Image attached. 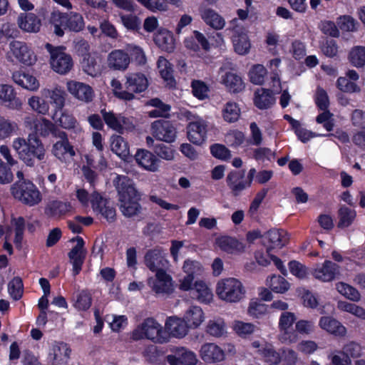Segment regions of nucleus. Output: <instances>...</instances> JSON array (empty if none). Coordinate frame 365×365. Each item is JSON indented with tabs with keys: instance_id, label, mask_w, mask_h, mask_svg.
Returning <instances> with one entry per match:
<instances>
[{
	"instance_id": "f257e3e1",
	"label": "nucleus",
	"mask_w": 365,
	"mask_h": 365,
	"mask_svg": "<svg viewBox=\"0 0 365 365\" xmlns=\"http://www.w3.org/2000/svg\"><path fill=\"white\" fill-rule=\"evenodd\" d=\"M13 148L19 158L27 166L34 167L36 160L43 161L46 158V150L40 138L35 133H30L27 139L16 138L12 143Z\"/></svg>"
},
{
	"instance_id": "f03ea898",
	"label": "nucleus",
	"mask_w": 365,
	"mask_h": 365,
	"mask_svg": "<svg viewBox=\"0 0 365 365\" xmlns=\"http://www.w3.org/2000/svg\"><path fill=\"white\" fill-rule=\"evenodd\" d=\"M115 182L119 195L120 208L122 213L128 217L140 213L142 207L138 202L140 196L132 180L127 176H118Z\"/></svg>"
},
{
	"instance_id": "7ed1b4c3",
	"label": "nucleus",
	"mask_w": 365,
	"mask_h": 365,
	"mask_svg": "<svg viewBox=\"0 0 365 365\" xmlns=\"http://www.w3.org/2000/svg\"><path fill=\"white\" fill-rule=\"evenodd\" d=\"M11 190L13 196L26 205L34 206L41 201L39 190L29 180H19L11 186Z\"/></svg>"
},
{
	"instance_id": "20e7f679",
	"label": "nucleus",
	"mask_w": 365,
	"mask_h": 365,
	"mask_svg": "<svg viewBox=\"0 0 365 365\" xmlns=\"http://www.w3.org/2000/svg\"><path fill=\"white\" fill-rule=\"evenodd\" d=\"M216 292L218 297L224 301L237 302L244 297L245 291L241 282L238 279L227 278L217 283Z\"/></svg>"
},
{
	"instance_id": "39448f33",
	"label": "nucleus",
	"mask_w": 365,
	"mask_h": 365,
	"mask_svg": "<svg viewBox=\"0 0 365 365\" xmlns=\"http://www.w3.org/2000/svg\"><path fill=\"white\" fill-rule=\"evenodd\" d=\"M46 48L51 54V65L56 72L66 74L73 67V61L70 55L63 51V47H53L50 43L46 44Z\"/></svg>"
},
{
	"instance_id": "423d86ee",
	"label": "nucleus",
	"mask_w": 365,
	"mask_h": 365,
	"mask_svg": "<svg viewBox=\"0 0 365 365\" xmlns=\"http://www.w3.org/2000/svg\"><path fill=\"white\" fill-rule=\"evenodd\" d=\"M144 337L155 344L160 341L159 324L152 317L145 319L132 333L133 340H140Z\"/></svg>"
},
{
	"instance_id": "0eeeda50",
	"label": "nucleus",
	"mask_w": 365,
	"mask_h": 365,
	"mask_svg": "<svg viewBox=\"0 0 365 365\" xmlns=\"http://www.w3.org/2000/svg\"><path fill=\"white\" fill-rule=\"evenodd\" d=\"M9 48L11 53L19 63L25 66H32L36 63L37 60L36 54L25 42L12 41L9 43Z\"/></svg>"
},
{
	"instance_id": "6e6552de",
	"label": "nucleus",
	"mask_w": 365,
	"mask_h": 365,
	"mask_svg": "<svg viewBox=\"0 0 365 365\" xmlns=\"http://www.w3.org/2000/svg\"><path fill=\"white\" fill-rule=\"evenodd\" d=\"M339 266L335 262L326 259L322 264H317L311 273L315 279L324 282H329L334 280L339 274Z\"/></svg>"
},
{
	"instance_id": "1a4fd4ad",
	"label": "nucleus",
	"mask_w": 365,
	"mask_h": 365,
	"mask_svg": "<svg viewBox=\"0 0 365 365\" xmlns=\"http://www.w3.org/2000/svg\"><path fill=\"white\" fill-rule=\"evenodd\" d=\"M186 129L187 138L192 143L200 145L206 140L207 124L203 119L199 118L190 122Z\"/></svg>"
},
{
	"instance_id": "9d476101",
	"label": "nucleus",
	"mask_w": 365,
	"mask_h": 365,
	"mask_svg": "<svg viewBox=\"0 0 365 365\" xmlns=\"http://www.w3.org/2000/svg\"><path fill=\"white\" fill-rule=\"evenodd\" d=\"M287 231L282 229H271L264 235V245L267 248V253L275 249H281L288 242Z\"/></svg>"
},
{
	"instance_id": "9b49d317",
	"label": "nucleus",
	"mask_w": 365,
	"mask_h": 365,
	"mask_svg": "<svg viewBox=\"0 0 365 365\" xmlns=\"http://www.w3.org/2000/svg\"><path fill=\"white\" fill-rule=\"evenodd\" d=\"M71 241L77 242L68 254L70 262L73 265V274L76 275L81 270L87 252L84 248V241L82 237L77 236L72 238Z\"/></svg>"
},
{
	"instance_id": "f8f14e48",
	"label": "nucleus",
	"mask_w": 365,
	"mask_h": 365,
	"mask_svg": "<svg viewBox=\"0 0 365 365\" xmlns=\"http://www.w3.org/2000/svg\"><path fill=\"white\" fill-rule=\"evenodd\" d=\"M232 32V41L235 52L240 55L247 54L251 47L247 31L240 24H234Z\"/></svg>"
},
{
	"instance_id": "ddd939ff",
	"label": "nucleus",
	"mask_w": 365,
	"mask_h": 365,
	"mask_svg": "<svg viewBox=\"0 0 365 365\" xmlns=\"http://www.w3.org/2000/svg\"><path fill=\"white\" fill-rule=\"evenodd\" d=\"M226 183L234 197H238L250 187V183H246L245 170H231L227 175Z\"/></svg>"
},
{
	"instance_id": "4468645a",
	"label": "nucleus",
	"mask_w": 365,
	"mask_h": 365,
	"mask_svg": "<svg viewBox=\"0 0 365 365\" xmlns=\"http://www.w3.org/2000/svg\"><path fill=\"white\" fill-rule=\"evenodd\" d=\"M71 352V350L66 344L56 343L48 354V363L51 365H67Z\"/></svg>"
},
{
	"instance_id": "2eb2a0df",
	"label": "nucleus",
	"mask_w": 365,
	"mask_h": 365,
	"mask_svg": "<svg viewBox=\"0 0 365 365\" xmlns=\"http://www.w3.org/2000/svg\"><path fill=\"white\" fill-rule=\"evenodd\" d=\"M200 354L205 363H217L225 358V353L219 346L214 343H206L202 345Z\"/></svg>"
},
{
	"instance_id": "dca6fc26",
	"label": "nucleus",
	"mask_w": 365,
	"mask_h": 365,
	"mask_svg": "<svg viewBox=\"0 0 365 365\" xmlns=\"http://www.w3.org/2000/svg\"><path fill=\"white\" fill-rule=\"evenodd\" d=\"M0 101L12 110H20L22 106V101L16 96L14 88L8 84H0Z\"/></svg>"
},
{
	"instance_id": "f3484780",
	"label": "nucleus",
	"mask_w": 365,
	"mask_h": 365,
	"mask_svg": "<svg viewBox=\"0 0 365 365\" xmlns=\"http://www.w3.org/2000/svg\"><path fill=\"white\" fill-rule=\"evenodd\" d=\"M130 62L128 53L120 49L112 51L107 57L108 67L114 71H125Z\"/></svg>"
},
{
	"instance_id": "a211bd4d",
	"label": "nucleus",
	"mask_w": 365,
	"mask_h": 365,
	"mask_svg": "<svg viewBox=\"0 0 365 365\" xmlns=\"http://www.w3.org/2000/svg\"><path fill=\"white\" fill-rule=\"evenodd\" d=\"M67 89L77 99L86 103L93 101V88L83 83L69 81L67 83Z\"/></svg>"
},
{
	"instance_id": "6ab92c4d",
	"label": "nucleus",
	"mask_w": 365,
	"mask_h": 365,
	"mask_svg": "<svg viewBox=\"0 0 365 365\" xmlns=\"http://www.w3.org/2000/svg\"><path fill=\"white\" fill-rule=\"evenodd\" d=\"M184 45L187 50L194 53L200 51V45L205 51H209L210 49V42L204 34L198 31H194L193 36L185 38Z\"/></svg>"
},
{
	"instance_id": "aec40b11",
	"label": "nucleus",
	"mask_w": 365,
	"mask_h": 365,
	"mask_svg": "<svg viewBox=\"0 0 365 365\" xmlns=\"http://www.w3.org/2000/svg\"><path fill=\"white\" fill-rule=\"evenodd\" d=\"M319 327L335 336H344L346 329L342 324L332 317H322L319 322Z\"/></svg>"
},
{
	"instance_id": "412c9836",
	"label": "nucleus",
	"mask_w": 365,
	"mask_h": 365,
	"mask_svg": "<svg viewBox=\"0 0 365 365\" xmlns=\"http://www.w3.org/2000/svg\"><path fill=\"white\" fill-rule=\"evenodd\" d=\"M216 244L220 249L229 254H237L244 251L245 246L235 237L221 236L216 239Z\"/></svg>"
},
{
	"instance_id": "4be33fe9",
	"label": "nucleus",
	"mask_w": 365,
	"mask_h": 365,
	"mask_svg": "<svg viewBox=\"0 0 365 365\" xmlns=\"http://www.w3.org/2000/svg\"><path fill=\"white\" fill-rule=\"evenodd\" d=\"M254 96V104L259 109H267L275 103L273 91L271 89L258 88L255 91Z\"/></svg>"
},
{
	"instance_id": "5701e85b",
	"label": "nucleus",
	"mask_w": 365,
	"mask_h": 365,
	"mask_svg": "<svg viewBox=\"0 0 365 365\" xmlns=\"http://www.w3.org/2000/svg\"><path fill=\"white\" fill-rule=\"evenodd\" d=\"M190 295L192 299L205 304H209L213 297L211 289L202 280L195 281Z\"/></svg>"
},
{
	"instance_id": "b1692460",
	"label": "nucleus",
	"mask_w": 365,
	"mask_h": 365,
	"mask_svg": "<svg viewBox=\"0 0 365 365\" xmlns=\"http://www.w3.org/2000/svg\"><path fill=\"white\" fill-rule=\"evenodd\" d=\"M190 295L192 299L205 304H209L213 297L211 289L202 280L195 281Z\"/></svg>"
},
{
	"instance_id": "393cba45",
	"label": "nucleus",
	"mask_w": 365,
	"mask_h": 365,
	"mask_svg": "<svg viewBox=\"0 0 365 365\" xmlns=\"http://www.w3.org/2000/svg\"><path fill=\"white\" fill-rule=\"evenodd\" d=\"M71 210L70 202L52 200L46 205L44 212L48 217L60 218L70 212Z\"/></svg>"
},
{
	"instance_id": "a878e982",
	"label": "nucleus",
	"mask_w": 365,
	"mask_h": 365,
	"mask_svg": "<svg viewBox=\"0 0 365 365\" xmlns=\"http://www.w3.org/2000/svg\"><path fill=\"white\" fill-rule=\"evenodd\" d=\"M126 89L135 93H141L148 86V81L143 73H130L126 76Z\"/></svg>"
},
{
	"instance_id": "bb28decb",
	"label": "nucleus",
	"mask_w": 365,
	"mask_h": 365,
	"mask_svg": "<svg viewBox=\"0 0 365 365\" xmlns=\"http://www.w3.org/2000/svg\"><path fill=\"white\" fill-rule=\"evenodd\" d=\"M165 328L173 336L182 338L187 334L189 327L185 320L182 321L177 317H169L165 322Z\"/></svg>"
},
{
	"instance_id": "cd10ccee",
	"label": "nucleus",
	"mask_w": 365,
	"mask_h": 365,
	"mask_svg": "<svg viewBox=\"0 0 365 365\" xmlns=\"http://www.w3.org/2000/svg\"><path fill=\"white\" fill-rule=\"evenodd\" d=\"M51 152L61 161H66L68 157L72 158L76 154L68 139L57 140L53 145Z\"/></svg>"
},
{
	"instance_id": "c85d7f7f",
	"label": "nucleus",
	"mask_w": 365,
	"mask_h": 365,
	"mask_svg": "<svg viewBox=\"0 0 365 365\" xmlns=\"http://www.w3.org/2000/svg\"><path fill=\"white\" fill-rule=\"evenodd\" d=\"M137 163L147 170L155 171L158 169V158L150 152L138 150L135 155Z\"/></svg>"
},
{
	"instance_id": "c756f323",
	"label": "nucleus",
	"mask_w": 365,
	"mask_h": 365,
	"mask_svg": "<svg viewBox=\"0 0 365 365\" xmlns=\"http://www.w3.org/2000/svg\"><path fill=\"white\" fill-rule=\"evenodd\" d=\"M12 79L19 86L30 91H36L39 87L37 79L28 73L16 71L12 74Z\"/></svg>"
},
{
	"instance_id": "7c9ffc66",
	"label": "nucleus",
	"mask_w": 365,
	"mask_h": 365,
	"mask_svg": "<svg viewBox=\"0 0 365 365\" xmlns=\"http://www.w3.org/2000/svg\"><path fill=\"white\" fill-rule=\"evenodd\" d=\"M295 320L294 314L289 312H282L279 318V327L282 331H284L283 338L285 340H289V342L294 341L296 338V334L288 332V329L292 326Z\"/></svg>"
},
{
	"instance_id": "2f4dec72",
	"label": "nucleus",
	"mask_w": 365,
	"mask_h": 365,
	"mask_svg": "<svg viewBox=\"0 0 365 365\" xmlns=\"http://www.w3.org/2000/svg\"><path fill=\"white\" fill-rule=\"evenodd\" d=\"M185 322L189 328H197L204 320V312L200 307L191 306L186 312L185 316Z\"/></svg>"
},
{
	"instance_id": "473e14b6",
	"label": "nucleus",
	"mask_w": 365,
	"mask_h": 365,
	"mask_svg": "<svg viewBox=\"0 0 365 365\" xmlns=\"http://www.w3.org/2000/svg\"><path fill=\"white\" fill-rule=\"evenodd\" d=\"M111 150L123 160H127L129 156L128 143L124 138L118 135H113L110 138Z\"/></svg>"
},
{
	"instance_id": "72a5a7b5",
	"label": "nucleus",
	"mask_w": 365,
	"mask_h": 365,
	"mask_svg": "<svg viewBox=\"0 0 365 365\" xmlns=\"http://www.w3.org/2000/svg\"><path fill=\"white\" fill-rule=\"evenodd\" d=\"M164 62L165 68L161 69V78L163 80L165 87L173 90L176 88L177 82L174 77L173 65L165 58L161 56V64Z\"/></svg>"
},
{
	"instance_id": "f704fd0d",
	"label": "nucleus",
	"mask_w": 365,
	"mask_h": 365,
	"mask_svg": "<svg viewBox=\"0 0 365 365\" xmlns=\"http://www.w3.org/2000/svg\"><path fill=\"white\" fill-rule=\"evenodd\" d=\"M223 83L230 92L237 93L245 88L242 78L234 73L227 72L223 78Z\"/></svg>"
},
{
	"instance_id": "c9c22d12",
	"label": "nucleus",
	"mask_w": 365,
	"mask_h": 365,
	"mask_svg": "<svg viewBox=\"0 0 365 365\" xmlns=\"http://www.w3.org/2000/svg\"><path fill=\"white\" fill-rule=\"evenodd\" d=\"M356 217V212L345 205H342L338 210L339 222L337 227L344 229L349 227L354 221Z\"/></svg>"
},
{
	"instance_id": "e433bc0d",
	"label": "nucleus",
	"mask_w": 365,
	"mask_h": 365,
	"mask_svg": "<svg viewBox=\"0 0 365 365\" xmlns=\"http://www.w3.org/2000/svg\"><path fill=\"white\" fill-rule=\"evenodd\" d=\"M101 113L103 120L109 128L120 133H123V127L121 125V122L125 123L124 117L118 118L113 111H108L106 109H102Z\"/></svg>"
},
{
	"instance_id": "4c0bfd02",
	"label": "nucleus",
	"mask_w": 365,
	"mask_h": 365,
	"mask_svg": "<svg viewBox=\"0 0 365 365\" xmlns=\"http://www.w3.org/2000/svg\"><path fill=\"white\" fill-rule=\"evenodd\" d=\"M18 130L19 125L15 121L0 116V140L11 138Z\"/></svg>"
},
{
	"instance_id": "58836bf2",
	"label": "nucleus",
	"mask_w": 365,
	"mask_h": 365,
	"mask_svg": "<svg viewBox=\"0 0 365 365\" xmlns=\"http://www.w3.org/2000/svg\"><path fill=\"white\" fill-rule=\"evenodd\" d=\"M46 96L51 99V103L54 104L56 106V111L62 110L66 97V93L58 88L53 90H46Z\"/></svg>"
},
{
	"instance_id": "ea45409f",
	"label": "nucleus",
	"mask_w": 365,
	"mask_h": 365,
	"mask_svg": "<svg viewBox=\"0 0 365 365\" xmlns=\"http://www.w3.org/2000/svg\"><path fill=\"white\" fill-rule=\"evenodd\" d=\"M60 111L61 115L59 118H57V112H55L52 117L56 123L64 129L74 128L77 124V120L73 115L66 110Z\"/></svg>"
},
{
	"instance_id": "a19ab883",
	"label": "nucleus",
	"mask_w": 365,
	"mask_h": 365,
	"mask_svg": "<svg viewBox=\"0 0 365 365\" xmlns=\"http://www.w3.org/2000/svg\"><path fill=\"white\" fill-rule=\"evenodd\" d=\"M350 63L356 67L361 68L365 65V47L356 46L353 47L349 53Z\"/></svg>"
},
{
	"instance_id": "79ce46f5",
	"label": "nucleus",
	"mask_w": 365,
	"mask_h": 365,
	"mask_svg": "<svg viewBox=\"0 0 365 365\" xmlns=\"http://www.w3.org/2000/svg\"><path fill=\"white\" fill-rule=\"evenodd\" d=\"M240 108L235 102H227L222 110L223 119L227 123H235L240 116Z\"/></svg>"
},
{
	"instance_id": "37998d69",
	"label": "nucleus",
	"mask_w": 365,
	"mask_h": 365,
	"mask_svg": "<svg viewBox=\"0 0 365 365\" xmlns=\"http://www.w3.org/2000/svg\"><path fill=\"white\" fill-rule=\"evenodd\" d=\"M161 141L171 143L175 140L177 129L171 121L161 119Z\"/></svg>"
},
{
	"instance_id": "c03bdc74",
	"label": "nucleus",
	"mask_w": 365,
	"mask_h": 365,
	"mask_svg": "<svg viewBox=\"0 0 365 365\" xmlns=\"http://www.w3.org/2000/svg\"><path fill=\"white\" fill-rule=\"evenodd\" d=\"M192 95L198 100H205L208 98L210 88L206 83L201 80H192L191 82Z\"/></svg>"
},
{
	"instance_id": "a18cd8bd",
	"label": "nucleus",
	"mask_w": 365,
	"mask_h": 365,
	"mask_svg": "<svg viewBox=\"0 0 365 365\" xmlns=\"http://www.w3.org/2000/svg\"><path fill=\"white\" fill-rule=\"evenodd\" d=\"M268 313V306L260 301H251L249 304L247 314L255 319H262Z\"/></svg>"
},
{
	"instance_id": "49530a36",
	"label": "nucleus",
	"mask_w": 365,
	"mask_h": 365,
	"mask_svg": "<svg viewBox=\"0 0 365 365\" xmlns=\"http://www.w3.org/2000/svg\"><path fill=\"white\" fill-rule=\"evenodd\" d=\"M264 360L270 365L278 364L282 360L281 354L277 352L272 345H266L262 349H259Z\"/></svg>"
},
{
	"instance_id": "de8ad7c7",
	"label": "nucleus",
	"mask_w": 365,
	"mask_h": 365,
	"mask_svg": "<svg viewBox=\"0 0 365 365\" xmlns=\"http://www.w3.org/2000/svg\"><path fill=\"white\" fill-rule=\"evenodd\" d=\"M145 264L150 271L160 270V250L154 248L148 250L145 255Z\"/></svg>"
},
{
	"instance_id": "09e8293b",
	"label": "nucleus",
	"mask_w": 365,
	"mask_h": 365,
	"mask_svg": "<svg viewBox=\"0 0 365 365\" xmlns=\"http://www.w3.org/2000/svg\"><path fill=\"white\" fill-rule=\"evenodd\" d=\"M175 43L173 32L161 28V51L172 53L175 48Z\"/></svg>"
},
{
	"instance_id": "8fccbe9b",
	"label": "nucleus",
	"mask_w": 365,
	"mask_h": 365,
	"mask_svg": "<svg viewBox=\"0 0 365 365\" xmlns=\"http://www.w3.org/2000/svg\"><path fill=\"white\" fill-rule=\"evenodd\" d=\"M267 69L262 64L254 65L249 72L250 81L255 85H262L264 81Z\"/></svg>"
},
{
	"instance_id": "3c124183",
	"label": "nucleus",
	"mask_w": 365,
	"mask_h": 365,
	"mask_svg": "<svg viewBox=\"0 0 365 365\" xmlns=\"http://www.w3.org/2000/svg\"><path fill=\"white\" fill-rule=\"evenodd\" d=\"M9 294L14 300H19L22 297L24 285L21 277H15L8 284Z\"/></svg>"
},
{
	"instance_id": "603ef678",
	"label": "nucleus",
	"mask_w": 365,
	"mask_h": 365,
	"mask_svg": "<svg viewBox=\"0 0 365 365\" xmlns=\"http://www.w3.org/2000/svg\"><path fill=\"white\" fill-rule=\"evenodd\" d=\"M256 326L252 323L236 321L234 325V330L236 334L242 338H248L256 329Z\"/></svg>"
},
{
	"instance_id": "864d4df0",
	"label": "nucleus",
	"mask_w": 365,
	"mask_h": 365,
	"mask_svg": "<svg viewBox=\"0 0 365 365\" xmlns=\"http://www.w3.org/2000/svg\"><path fill=\"white\" fill-rule=\"evenodd\" d=\"M336 288L339 293L350 300L357 302L360 299L359 291L348 284L339 282L336 284Z\"/></svg>"
},
{
	"instance_id": "5fc2aeb1",
	"label": "nucleus",
	"mask_w": 365,
	"mask_h": 365,
	"mask_svg": "<svg viewBox=\"0 0 365 365\" xmlns=\"http://www.w3.org/2000/svg\"><path fill=\"white\" fill-rule=\"evenodd\" d=\"M339 354L346 355L349 359L359 358L361 356L362 347L359 343L349 341L344 345L342 350L339 351Z\"/></svg>"
},
{
	"instance_id": "6e6d98bb",
	"label": "nucleus",
	"mask_w": 365,
	"mask_h": 365,
	"mask_svg": "<svg viewBox=\"0 0 365 365\" xmlns=\"http://www.w3.org/2000/svg\"><path fill=\"white\" fill-rule=\"evenodd\" d=\"M269 287L276 293H284L289 289V283L282 277L274 275L271 277Z\"/></svg>"
},
{
	"instance_id": "4d7b16f0",
	"label": "nucleus",
	"mask_w": 365,
	"mask_h": 365,
	"mask_svg": "<svg viewBox=\"0 0 365 365\" xmlns=\"http://www.w3.org/2000/svg\"><path fill=\"white\" fill-rule=\"evenodd\" d=\"M54 123L46 118L36 121L34 124L35 134L39 133L42 137H47L51 133Z\"/></svg>"
},
{
	"instance_id": "13d9d810",
	"label": "nucleus",
	"mask_w": 365,
	"mask_h": 365,
	"mask_svg": "<svg viewBox=\"0 0 365 365\" xmlns=\"http://www.w3.org/2000/svg\"><path fill=\"white\" fill-rule=\"evenodd\" d=\"M210 153L215 158L227 160L231 157L230 150L224 145L215 143L210 146Z\"/></svg>"
},
{
	"instance_id": "bf43d9fd",
	"label": "nucleus",
	"mask_w": 365,
	"mask_h": 365,
	"mask_svg": "<svg viewBox=\"0 0 365 365\" xmlns=\"http://www.w3.org/2000/svg\"><path fill=\"white\" fill-rule=\"evenodd\" d=\"M81 64L83 70L91 76H96L99 73V66L95 58L91 56L83 58Z\"/></svg>"
},
{
	"instance_id": "052dcab7",
	"label": "nucleus",
	"mask_w": 365,
	"mask_h": 365,
	"mask_svg": "<svg viewBox=\"0 0 365 365\" xmlns=\"http://www.w3.org/2000/svg\"><path fill=\"white\" fill-rule=\"evenodd\" d=\"M225 331L224 322L210 321L206 327V332L213 336L220 337L223 335Z\"/></svg>"
},
{
	"instance_id": "680f3d73",
	"label": "nucleus",
	"mask_w": 365,
	"mask_h": 365,
	"mask_svg": "<svg viewBox=\"0 0 365 365\" xmlns=\"http://www.w3.org/2000/svg\"><path fill=\"white\" fill-rule=\"evenodd\" d=\"M182 269L187 275L195 277V274H200L203 268L200 262L187 259L183 263Z\"/></svg>"
},
{
	"instance_id": "e2e57ef3",
	"label": "nucleus",
	"mask_w": 365,
	"mask_h": 365,
	"mask_svg": "<svg viewBox=\"0 0 365 365\" xmlns=\"http://www.w3.org/2000/svg\"><path fill=\"white\" fill-rule=\"evenodd\" d=\"M315 104L319 110H327L329 106V99L327 91L322 88H318L316 92Z\"/></svg>"
},
{
	"instance_id": "0e129e2a",
	"label": "nucleus",
	"mask_w": 365,
	"mask_h": 365,
	"mask_svg": "<svg viewBox=\"0 0 365 365\" xmlns=\"http://www.w3.org/2000/svg\"><path fill=\"white\" fill-rule=\"evenodd\" d=\"M200 16L205 23H225L224 19L212 9L200 10Z\"/></svg>"
},
{
	"instance_id": "69168bd1",
	"label": "nucleus",
	"mask_w": 365,
	"mask_h": 365,
	"mask_svg": "<svg viewBox=\"0 0 365 365\" xmlns=\"http://www.w3.org/2000/svg\"><path fill=\"white\" fill-rule=\"evenodd\" d=\"M337 88L346 93H354L360 91L356 83L350 81L346 77H339L336 81Z\"/></svg>"
},
{
	"instance_id": "338daca9",
	"label": "nucleus",
	"mask_w": 365,
	"mask_h": 365,
	"mask_svg": "<svg viewBox=\"0 0 365 365\" xmlns=\"http://www.w3.org/2000/svg\"><path fill=\"white\" fill-rule=\"evenodd\" d=\"M226 140L228 145L232 148H237L243 144L245 135L242 131L235 130L226 135Z\"/></svg>"
},
{
	"instance_id": "774afa93",
	"label": "nucleus",
	"mask_w": 365,
	"mask_h": 365,
	"mask_svg": "<svg viewBox=\"0 0 365 365\" xmlns=\"http://www.w3.org/2000/svg\"><path fill=\"white\" fill-rule=\"evenodd\" d=\"M29 104L33 110L41 114H46L49 109L48 103L38 96H33L29 98Z\"/></svg>"
}]
</instances>
